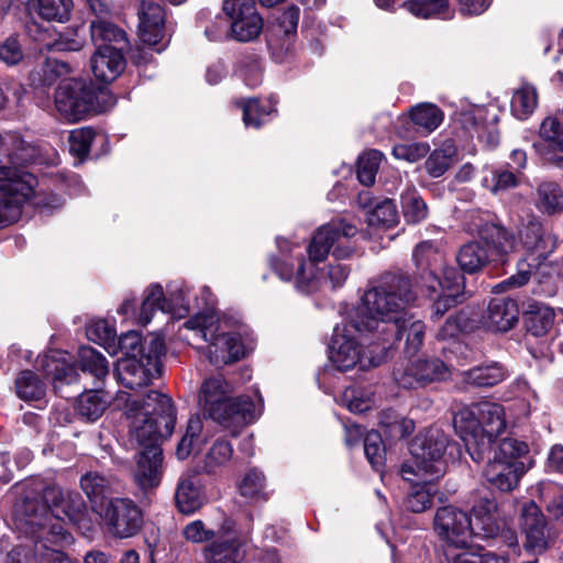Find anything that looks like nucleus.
Segmentation results:
<instances>
[{
	"label": "nucleus",
	"mask_w": 563,
	"mask_h": 563,
	"mask_svg": "<svg viewBox=\"0 0 563 563\" xmlns=\"http://www.w3.org/2000/svg\"><path fill=\"white\" fill-rule=\"evenodd\" d=\"M42 368L47 376L53 378L54 383L70 384L76 379L77 373L73 365L67 363L64 358L55 357L54 355H46L42 360Z\"/></svg>",
	"instance_id": "nucleus-49"
},
{
	"label": "nucleus",
	"mask_w": 563,
	"mask_h": 563,
	"mask_svg": "<svg viewBox=\"0 0 563 563\" xmlns=\"http://www.w3.org/2000/svg\"><path fill=\"white\" fill-rule=\"evenodd\" d=\"M184 539L191 543H205L216 538L214 530L207 528L206 523L200 520H192L188 522L181 530Z\"/></svg>",
	"instance_id": "nucleus-62"
},
{
	"label": "nucleus",
	"mask_w": 563,
	"mask_h": 563,
	"mask_svg": "<svg viewBox=\"0 0 563 563\" xmlns=\"http://www.w3.org/2000/svg\"><path fill=\"white\" fill-rule=\"evenodd\" d=\"M417 294L411 280L404 275H387L362 296L361 311L352 327L360 334L373 335L388 342L404 327V317L416 301Z\"/></svg>",
	"instance_id": "nucleus-3"
},
{
	"label": "nucleus",
	"mask_w": 563,
	"mask_h": 563,
	"mask_svg": "<svg viewBox=\"0 0 563 563\" xmlns=\"http://www.w3.org/2000/svg\"><path fill=\"white\" fill-rule=\"evenodd\" d=\"M527 472L523 462H504L493 457L484 468L486 481L500 492H511L515 489L520 478Z\"/></svg>",
	"instance_id": "nucleus-16"
},
{
	"label": "nucleus",
	"mask_w": 563,
	"mask_h": 563,
	"mask_svg": "<svg viewBox=\"0 0 563 563\" xmlns=\"http://www.w3.org/2000/svg\"><path fill=\"white\" fill-rule=\"evenodd\" d=\"M232 454L233 449L230 442L217 440L206 454L203 470L207 473H214L231 460Z\"/></svg>",
	"instance_id": "nucleus-54"
},
{
	"label": "nucleus",
	"mask_w": 563,
	"mask_h": 563,
	"mask_svg": "<svg viewBox=\"0 0 563 563\" xmlns=\"http://www.w3.org/2000/svg\"><path fill=\"white\" fill-rule=\"evenodd\" d=\"M239 106L242 108L243 121L246 126L260 128L262 118L276 111L275 103L269 108H264L260 106L257 99L241 100Z\"/></svg>",
	"instance_id": "nucleus-61"
},
{
	"label": "nucleus",
	"mask_w": 563,
	"mask_h": 563,
	"mask_svg": "<svg viewBox=\"0 0 563 563\" xmlns=\"http://www.w3.org/2000/svg\"><path fill=\"white\" fill-rule=\"evenodd\" d=\"M398 213L390 199L377 203L368 213L367 222L373 227H391L397 223Z\"/></svg>",
	"instance_id": "nucleus-57"
},
{
	"label": "nucleus",
	"mask_w": 563,
	"mask_h": 563,
	"mask_svg": "<svg viewBox=\"0 0 563 563\" xmlns=\"http://www.w3.org/2000/svg\"><path fill=\"white\" fill-rule=\"evenodd\" d=\"M456 148L451 141L431 153L424 162L426 172L434 178L441 177L455 163Z\"/></svg>",
	"instance_id": "nucleus-40"
},
{
	"label": "nucleus",
	"mask_w": 563,
	"mask_h": 563,
	"mask_svg": "<svg viewBox=\"0 0 563 563\" xmlns=\"http://www.w3.org/2000/svg\"><path fill=\"white\" fill-rule=\"evenodd\" d=\"M205 500L198 475L195 472L183 473L175 492L177 509L184 515H191L202 507Z\"/></svg>",
	"instance_id": "nucleus-20"
},
{
	"label": "nucleus",
	"mask_w": 563,
	"mask_h": 563,
	"mask_svg": "<svg viewBox=\"0 0 563 563\" xmlns=\"http://www.w3.org/2000/svg\"><path fill=\"white\" fill-rule=\"evenodd\" d=\"M479 238L498 254L511 252L516 246V236L499 223L485 222L477 228Z\"/></svg>",
	"instance_id": "nucleus-29"
},
{
	"label": "nucleus",
	"mask_w": 563,
	"mask_h": 563,
	"mask_svg": "<svg viewBox=\"0 0 563 563\" xmlns=\"http://www.w3.org/2000/svg\"><path fill=\"white\" fill-rule=\"evenodd\" d=\"M540 137L545 147L544 157L561 165L563 163V118H545L540 126Z\"/></svg>",
	"instance_id": "nucleus-22"
},
{
	"label": "nucleus",
	"mask_w": 563,
	"mask_h": 563,
	"mask_svg": "<svg viewBox=\"0 0 563 563\" xmlns=\"http://www.w3.org/2000/svg\"><path fill=\"white\" fill-rule=\"evenodd\" d=\"M243 541L231 533L211 542L203 550L207 563H240L244 558Z\"/></svg>",
	"instance_id": "nucleus-21"
},
{
	"label": "nucleus",
	"mask_w": 563,
	"mask_h": 563,
	"mask_svg": "<svg viewBox=\"0 0 563 563\" xmlns=\"http://www.w3.org/2000/svg\"><path fill=\"white\" fill-rule=\"evenodd\" d=\"M519 318L518 305L507 297L493 298L483 317L484 325L495 332H507Z\"/></svg>",
	"instance_id": "nucleus-18"
},
{
	"label": "nucleus",
	"mask_w": 563,
	"mask_h": 563,
	"mask_svg": "<svg viewBox=\"0 0 563 563\" xmlns=\"http://www.w3.org/2000/svg\"><path fill=\"white\" fill-rule=\"evenodd\" d=\"M504 556H499L493 552L482 548L463 547H444L443 555L440 563H506Z\"/></svg>",
	"instance_id": "nucleus-24"
},
{
	"label": "nucleus",
	"mask_w": 563,
	"mask_h": 563,
	"mask_svg": "<svg viewBox=\"0 0 563 563\" xmlns=\"http://www.w3.org/2000/svg\"><path fill=\"white\" fill-rule=\"evenodd\" d=\"M442 110L434 103L423 102L411 108L410 118L423 134L434 131L443 121Z\"/></svg>",
	"instance_id": "nucleus-39"
},
{
	"label": "nucleus",
	"mask_w": 563,
	"mask_h": 563,
	"mask_svg": "<svg viewBox=\"0 0 563 563\" xmlns=\"http://www.w3.org/2000/svg\"><path fill=\"white\" fill-rule=\"evenodd\" d=\"M231 394V385L221 375L213 376L202 383L199 402L205 416L236 434L261 416L263 399L257 393L236 398Z\"/></svg>",
	"instance_id": "nucleus-5"
},
{
	"label": "nucleus",
	"mask_w": 563,
	"mask_h": 563,
	"mask_svg": "<svg viewBox=\"0 0 563 563\" xmlns=\"http://www.w3.org/2000/svg\"><path fill=\"white\" fill-rule=\"evenodd\" d=\"M34 178L14 167H0V227L16 222L34 195Z\"/></svg>",
	"instance_id": "nucleus-8"
},
{
	"label": "nucleus",
	"mask_w": 563,
	"mask_h": 563,
	"mask_svg": "<svg viewBox=\"0 0 563 563\" xmlns=\"http://www.w3.org/2000/svg\"><path fill=\"white\" fill-rule=\"evenodd\" d=\"M364 453L375 471H380L385 460V449L382 437L376 431H371L364 439Z\"/></svg>",
	"instance_id": "nucleus-58"
},
{
	"label": "nucleus",
	"mask_w": 563,
	"mask_h": 563,
	"mask_svg": "<svg viewBox=\"0 0 563 563\" xmlns=\"http://www.w3.org/2000/svg\"><path fill=\"white\" fill-rule=\"evenodd\" d=\"M433 529L444 547H463L473 537L470 515L455 506L449 505L437 509L433 518Z\"/></svg>",
	"instance_id": "nucleus-11"
},
{
	"label": "nucleus",
	"mask_w": 563,
	"mask_h": 563,
	"mask_svg": "<svg viewBox=\"0 0 563 563\" xmlns=\"http://www.w3.org/2000/svg\"><path fill=\"white\" fill-rule=\"evenodd\" d=\"M240 494L249 499L264 500L268 499L266 490V481L263 472L257 468L250 470L239 485Z\"/></svg>",
	"instance_id": "nucleus-47"
},
{
	"label": "nucleus",
	"mask_w": 563,
	"mask_h": 563,
	"mask_svg": "<svg viewBox=\"0 0 563 563\" xmlns=\"http://www.w3.org/2000/svg\"><path fill=\"white\" fill-rule=\"evenodd\" d=\"M404 327L399 330L397 335L391 339H400L406 333V352L408 354H415L419 351L423 343L426 325L422 320L415 318L413 314L407 313L404 317Z\"/></svg>",
	"instance_id": "nucleus-41"
},
{
	"label": "nucleus",
	"mask_w": 563,
	"mask_h": 563,
	"mask_svg": "<svg viewBox=\"0 0 563 563\" xmlns=\"http://www.w3.org/2000/svg\"><path fill=\"white\" fill-rule=\"evenodd\" d=\"M165 354L164 339L158 334H152L142 341L141 356L150 366L158 368L161 357Z\"/></svg>",
	"instance_id": "nucleus-59"
},
{
	"label": "nucleus",
	"mask_w": 563,
	"mask_h": 563,
	"mask_svg": "<svg viewBox=\"0 0 563 563\" xmlns=\"http://www.w3.org/2000/svg\"><path fill=\"white\" fill-rule=\"evenodd\" d=\"M456 262L464 273H477L488 264V251L479 242H468L459 250Z\"/></svg>",
	"instance_id": "nucleus-34"
},
{
	"label": "nucleus",
	"mask_w": 563,
	"mask_h": 563,
	"mask_svg": "<svg viewBox=\"0 0 563 563\" xmlns=\"http://www.w3.org/2000/svg\"><path fill=\"white\" fill-rule=\"evenodd\" d=\"M416 266L419 271V286L423 285V276L426 277L430 271L437 273V269L443 264L442 253L430 241L418 244L412 254Z\"/></svg>",
	"instance_id": "nucleus-36"
},
{
	"label": "nucleus",
	"mask_w": 563,
	"mask_h": 563,
	"mask_svg": "<svg viewBox=\"0 0 563 563\" xmlns=\"http://www.w3.org/2000/svg\"><path fill=\"white\" fill-rule=\"evenodd\" d=\"M123 48L114 45H100L91 56V70L101 82L113 81L124 69Z\"/></svg>",
	"instance_id": "nucleus-15"
},
{
	"label": "nucleus",
	"mask_w": 563,
	"mask_h": 563,
	"mask_svg": "<svg viewBox=\"0 0 563 563\" xmlns=\"http://www.w3.org/2000/svg\"><path fill=\"white\" fill-rule=\"evenodd\" d=\"M481 420V431L486 434L487 443L497 438L506 429V419L504 407L492 401L478 402V411Z\"/></svg>",
	"instance_id": "nucleus-26"
},
{
	"label": "nucleus",
	"mask_w": 563,
	"mask_h": 563,
	"mask_svg": "<svg viewBox=\"0 0 563 563\" xmlns=\"http://www.w3.org/2000/svg\"><path fill=\"white\" fill-rule=\"evenodd\" d=\"M509 373L499 362H486L463 371L460 374V384L463 389L490 388L503 383Z\"/></svg>",
	"instance_id": "nucleus-17"
},
{
	"label": "nucleus",
	"mask_w": 563,
	"mask_h": 563,
	"mask_svg": "<svg viewBox=\"0 0 563 563\" xmlns=\"http://www.w3.org/2000/svg\"><path fill=\"white\" fill-rule=\"evenodd\" d=\"M382 158L383 154L376 150L368 151L360 156L357 164V178L363 185L371 186L375 183V177Z\"/></svg>",
	"instance_id": "nucleus-56"
},
{
	"label": "nucleus",
	"mask_w": 563,
	"mask_h": 563,
	"mask_svg": "<svg viewBox=\"0 0 563 563\" xmlns=\"http://www.w3.org/2000/svg\"><path fill=\"white\" fill-rule=\"evenodd\" d=\"M538 96L536 88L530 85H523L518 88L511 98V112L519 119H527L537 108Z\"/></svg>",
	"instance_id": "nucleus-46"
},
{
	"label": "nucleus",
	"mask_w": 563,
	"mask_h": 563,
	"mask_svg": "<svg viewBox=\"0 0 563 563\" xmlns=\"http://www.w3.org/2000/svg\"><path fill=\"white\" fill-rule=\"evenodd\" d=\"M478 402L460 409L453 418L455 431L463 441L474 440L482 434L481 420L477 416Z\"/></svg>",
	"instance_id": "nucleus-37"
},
{
	"label": "nucleus",
	"mask_w": 563,
	"mask_h": 563,
	"mask_svg": "<svg viewBox=\"0 0 563 563\" xmlns=\"http://www.w3.org/2000/svg\"><path fill=\"white\" fill-rule=\"evenodd\" d=\"M527 331L534 336L547 334L554 322V311L549 306L533 302L523 314Z\"/></svg>",
	"instance_id": "nucleus-33"
},
{
	"label": "nucleus",
	"mask_w": 563,
	"mask_h": 563,
	"mask_svg": "<svg viewBox=\"0 0 563 563\" xmlns=\"http://www.w3.org/2000/svg\"><path fill=\"white\" fill-rule=\"evenodd\" d=\"M449 444L448 435L439 428H429L415 437L410 452L415 459L416 468L406 463L401 466L404 479L411 481L408 475H429L439 478L445 472L443 455Z\"/></svg>",
	"instance_id": "nucleus-6"
},
{
	"label": "nucleus",
	"mask_w": 563,
	"mask_h": 563,
	"mask_svg": "<svg viewBox=\"0 0 563 563\" xmlns=\"http://www.w3.org/2000/svg\"><path fill=\"white\" fill-rule=\"evenodd\" d=\"M113 481L99 472H87L80 478V487L97 512L111 498Z\"/></svg>",
	"instance_id": "nucleus-23"
},
{
	"label": "nucleus",
	"mask_w": 563,
	"mask_h": 563,
	"mask_svg": "<svg viewBox=\"0 0 563 563\" xmlns=\"http://www.w3.org/2000/svg\"><path fill=\"white\" fill-rule=\"evenodd\" d=\"M529 453L527 442L516 438H505L499 441L494 457L504 462H522L521 459Z\"/></svg>",
	"instance_id": "nucleus-52"
},
{
	"label": "nucleus",
	"mask_w": 563,
	"mask_h": 563,
	"mask_svg": "<svg viewBox=\"0 0 563 563\" xmlns=\"http://www.w3.org/2000/svg\"><path fill=\"white\" fill-rule=\"evenodd\" d=\"M421 288L426 289L428 296L440 291L459 297L464 288V276L454 267L444 268L442 278L430 271L426 277L423 276Z\"/></svg>",
	"instance_id": "nucleus-25"
},
{
	"label": "nucleus",
	"mask_w": 563,
	"mask_h": 563,
	"mask_svg": "<svg viewBox=\"0 0 563 563\" xmlns=\"http://www.w3.org/2000/svg\"><path fill=\"white\" fill-rule=\"evenodd\" d=\"M86 503L77 492L64 490L54 483L31 479L24 496L15 504L13 522L23 533L45 528L53 519L78 523L86 515Z\"/></svg>",
	"instance_id": "nucleus-4"
},
{
	"label": "nucleus",
	"mask_w": 563,
	"mask_h": 563,
	"mask_svg": "<svg viewBox=\"0 0 563 563\" xmlns=\"http://www.w3.org/2000/svg\"><path fill=\"white\" fill-rule=\"evenodd\" d=\"M353 319L342 325H336L330 344V360L340 371H349L361 362V349L353 335L357 332Z\"/></svg>",
	"instance_id": "nucleus-14"
},
{
	"label": "nucleus",
	"mask_w": 563,
	"mask_h": 563,
	"mask_svg": "<svg viewBox=\"0 0 563 563\" xmlns=\"http://www.w3.org/2000/svg\"><path fill=\"white\" fill-rule=\"evenodd\" d=\"M430 151L428 143L419 142L411 144H398L393 147V154L398 159L409 163L418 162L423 158Z\"/></svg>",
	"instance_id": "nucleus-64"
},
{
	"label": "nucleus",
	"mask_w": 563,
	"mask_h": 563,
	"mask_svg": "<svg viewBox=\"0 0 563 563\" xmlns=\"http://www.w3.org/2000/svg\"><path fill=\"white\" fill-rule=\"evenodd\" d=\"M202 431V421L199 416L194 415L188 419L185 434L179 441L176 455L180 460L187 459L199 441Z\"/></svg>",
	"instance_id": "nucleus-53"
},
{
	"label": "nucleus",
	"mask_w": 563,
	"mask_h": 563,
	"mask_svg": "<svg viewBox=\"0 0 563 563\" xmlns=\"http://www.w3.org/2000/svg\"><path fill=\"white\" fill-rule=\"evenodd\" d=\"M170 309L168 300L164 297V291L161 285H151L146 291L144 299L141 303L137 321L142 325L151 322L155 311L166 312Z\"/></svg>",
	"instance_id": "nucleus-38"
},
{
	"label": "nucleus",
	"mask_w": 563,
	"mask_h": 563,
	"mask_svg": "<svg viewBox=\"0 0 563 563\" xmlns=\"http://www.w3.org/2000/svg\"><path fill=\"white\" fill-rule=\"evenodd\" d=\"M437 494V489L427 483L415 484L411 486L404 506L407 510L420 514L431 508L433 504V497Z\"/></svg>",
	"instance_id": "nucleus-43"
},
{
	"label": "nucleus",
	"mask_w": 563,
	"mask_h": 563,
	"mask_svg": "<svg viewBox=\"0 0 563 563\" xmlns=\"http://www.w3.org/2000/svg\"><path fill=\"white\" fill-rule=\"evenodd\" d=\"M78 364L82 372L90 373L99 382L103 380L109 374L107 358L89 346L79 349Z\"/></svg>",
	"instance_id": "nucleus-42"
},
{
	"label": "nucleus",
	"mask_w": 563,
	"mask_h": 563,
	"mask_svg": "<svg viewBox=\"0 0 563 563\" xmlns=\"http://www.w3.org/2000/svg\"><path fill=\"white\" fill-rule=\"evenodd\" d=\"M97 512L114 538L134 537L143 527V512L130 498H110Z\"/></svg>",
	"instance_id": "nucleus-9"
},
{
	"label": "nucleus",
	"mask_w": 563,
	"mask_h": 563,
	"mask_svg": "<svg viewBox=\"0 0 563 563\" xmlns=\"http://www.w3.org/2000/svg\"><path fill=\"white\" fill-rule=\"evenodd\" d=\"M522 243L527 250L537 252L539 256L551 253L555 247V239L545 233L542 224L537 220H531L521 233Z\"/></svg>",
	"instance_id": "nucleus-32"
},
{
	"label": "nucleus",
	"mask_w": 563,
	"mask_h": 563,
	"mask_svg": "<svg viewBox=\"0 0 563 563\" xmlns=\"http://www.w3.org/2000/svg\"><path fill=\"white\" fill-rule=\"evenodd\" d=\"M104 96V91L85 80L64 79L55 91V108L62 118L76 122L100 111V98Z\"/></svg>",
	"instance_id": "nucleus-7"
},
{
	"label": "nucleus",
	"mask_w": 563,
	"mask_h": 563,
	"mask_svg": "<svg viewBox=\"0 0 563 563\" xmlns=\"http://www.w3.org/2000/svg\"><path fill=\"white\" fill-rule=\"evenodd\" d=\"M73 0H36L34 9L47 21L66 22L70 18Z\"/></svg>",
	"instance_id": "nucleus-45"
},
{
	"label": "nucleus",
	"mask_w": 563,
	"mask_h": 563,
	"mask_svg": "<svg viewBox=\"0 0 563 563\" xmlns=\"http://www.w3.org/2000/svg\"><path fill=\"white\" fill-rule=\"evenodd\" d=\"M394 379L398 386L406 389L423 387L417 361H409L408 363L395 368Z\"/></svg>",
	"instance_id": "nucleus-60"
},
{
	"label": "nucleus",
	"mask_w": 563,
	"mask_h": 563,
	"mask_svg": "<svg viewBox=\"0 0 563 563\" xmlns=\"http://www.w3.org/2000/svg\"><path fill=\"white\" fill-rule=\"evenodd\" d=\"M16 394L24 400H38L45 395V385L31 371H23L15 380Z\"/></svg>",
	"instance_id": "nucleus-50"
},
{
	"label": "nucleus",
	"mask_w": 563,
	"mask_h": 563,
	"mask_svg": "<svg viewBox=\"0 0 563 563\" xmlns=\"http://www.w3.org/2000/svg\"><path fill=\"white\" fill-rule=\"evenodd\" d=\"M139 27L145 42H151L150 36L156 37L164 24V10L153 0H141L137 8Z\"/></svg>",
	"instance_id": "nucleus-30"
},
{
	"label": "nucleus",
	"mask_w": 563,
	"mask_h": 563,
	"mask_svg": "<svg viewBox=\"0 0 563 563\" xmlns=\"http://www.w3.org/2000/svg\"><path fill=\"white\" fill-rule=\"evenodd\" d=\"M142 358L122 357L115 365L117 380L128 389L137 390L147 387L153 378V371Z\"/></svg>",
	"instance_id": "nucleus-19"
},
{
	"label": "nucleus",
	"mask_w": 563,
	"mask_h": 563,
	"mask_svg": "<svg viewBox=\"0 0 563 563\" xmlns=\"http://www.w3.org/2000/svg\"><path fill=\"white\" fill-rule=\"evenodd\" d=\"M223 11L232 20L231 32L236 41L250 42L262 33L264 22L254 0H225Z\"/></svg>",
	"instance_id": "nucleus-12"
},
{
	"label": "nucleus",
	"mask_w": 563,
	"mask_h": 563,
	"mask_svg": "<svg viewBox=\"0 0 563 563\" xmlns=\"http://www.w3.org/2000/svg\"><path fill=\"white\" fill-rule=\"evenodd\" d=\"M124 413L130 420V437L140 451L133 476L142 490L155 488L163 475L161 443L168 439L176 424V409L170 397L157 390H148L142 400L121 395Z\"/></svg>",
	"instance_id": "nucleus-1"
},
{
	"label": "nucleus",
	"mask_w": 563,
	"mask_h": 563,
	"mask_svg": "<svg viewBox=\"0 0 563 563\" xmlns=\"http://www.w3.org/2000/svg\"><path fill=\"white\" fill-rule=\"evenodd\" d=\"M404 7L413 15L422 19L448 18L450 13L448 0H407Z\"/></svg>",
	"instance_id": "nucleus-48"
},
{
	"label": "nucleus",
	"mask_w": 563,
	"mask_h": 563,
	"mask_svg": "<svg viewBox=\"0 0 563 563\" xmlns=\"http://www.w3.org/2000/svg\"><path fill=\"white\" fill-rule=\"evenodd\" d=\"M401 207L408 222L418 223L427 218V205L415 188H410L401 195Z\"/></svg>",
	"instance_id": "nucleus-51"
},
{
	"label": "nucleus",
	"mask_w": 563,
	"mask_h": 563,
	"mask_svg": "<svg viewBox=\"0 0 563 563\" xmlns=\"http://www.w3.org/2000/svg\"><path fill=\"white\" fill-rule=\"evenodd\" d=\"M110 401L103 390L96 388L82 393L77 401V412L87 421H96L104 412Z\"/></svg>",
	"instance_id": "nucleus-35"
},
{
	"label": "nucleus",
	"mask_w": 563,
	"mask_h": 563,
	"mask_svg": "<svg viewBox=\"0 0 563 563\" xmlns=\"http://www.w3.org/2000/svg\"><path fill=\"white\" fill-rule=\"evenodd\" d=\"M197 327L201 338L209 342L208 357L214 366H221L235 362L244 355V347L238 334L217 333L218 328L212 316H201L197 319Z\"/></svg>",
	"instance_id": "nucleus-10"
},
{
	"label": "nucleus",
	"mask_w": 563,
	"mask_h": 563,
	"mask_svg": "<svg viewBox=\"0 0 563 563\" xmlns=\"http://www.w3.org/2000/svg\"><path fill=\"white\" fill-rule=\"evenodd\" d=\"M417 363L423 386L433 382L445 380L451 375L450 367L439 358L417 360Z\"/></svg>",
	"instance_id": "nucleus-55"
},
{
	"label": "nucleus",
	"mask_w": 563,
	"mask_h": 563,
	"mask_svg": "<svg viewBox=\"0 0 563 563\" xmlns=\"http://www.w3.org/2000/svg\"><path fill=\"white\" fill-rule=\"evenodd\" d=\"M356 233V225L345 220H333L320 227L307 247L310 263L305 261L302 254L292 256L298 246L278 238L276 242L283 257L272 260V266L280 279H294L296 287L303 292L314 291L319 287L314 264L324 261L332 247L335 258L350 257L354 252L350 239Z\"/></svg>",
	"instance_id": "nucleus-2"
},
{
	"label": "nucleus",
	"mask_w": 563,
	"mask_h": 563,
	"mask_svg": "<svg viewBox=\"0 0 563 563\" xmlns=\"http://www.w3.org/2000/svg\"><path fill=\"white\" fill-rule=\"evenodd\" d=\"M519 527L526 538V549L542 553L550 547L552 538L547 518L534 501L530 500L522 505Z\"/></svg>",
	"instance_id": "nucleus-13"
},
{
	"label": "nucleus",
	"mask_w": 563,
	"mask_h": 563,
	"mask_svg": "<svg viewBox=\"0 0 563 563\" xmlns=\"http://www.w3.org/2000/svg\"><path fill=\"white\" fill-rule=\"evenodd\" d=\"M534 207L547 216L563 212V187L550 180L540 183L536 189Z\"/></svg>",
	"instance_id": "nucleus-27"
},
{
	"label": "nucleus",
	"mask_w": 563,
	"mask_h": 563,
	"mask_svg": "<svg viewBox=\"0 0 563 563\" xmlns=\"http://www.w3.org/2000/svg\"><path fill=\"white\" fill-rule=\"evenodd\" d=\"M538 493L550 517L563 522V489L554 483L542 482L538 485Z\"/></svg>",
	"instance_id": "nucleus-44"
},
{
	"label": "nucleus",
	"mask_w": 563,
	"mask_h": 563,
	"mask_svg": "<svg viewBox=\"0 0 563 563\" xmlns=\"http://www.w3.org/2000/svg\"><path fill=\"white\" fill-rule=\"evenodd\" d=\"M90 36L97 48L100 45H114L123 49L129 46L126 33L104 18L90 23Z\"/></svg>",
	"instance_id": "nucleus-31"
},
{
	"label": "nucleus",
	"mask_w": 563,
	"mask_h": 563,
	"mask_svg": "<svg viewBox=\"0 0 563 563\" xmlns=\"http://www.w3.org/2000/svg\"><path fill=\"white\" fill-rule=\"evenodd\" d=\"M95 137V131L91 128H81L70 132L68 141L70 152L79 157L86 156Z\"/></svg>",
	"instance_id": "nucleus-63"
},
{
	"label": "nucleus",
	"mask_w": 563,
	"mask_h": 563,
	"mask_svg": "<svg viewBox=\"0 0 563 563\" xmlns=\"http://www.w3.org/2000/svg\"><path fill=\"white\" fill-rule=\"evenodd\" d=\"M69 73L70 67L67 63L47 58L32 69L30 84L35 89H46Z\"/></svg>",
	"instance_id": "nucleus-28"
}]
</instances>
